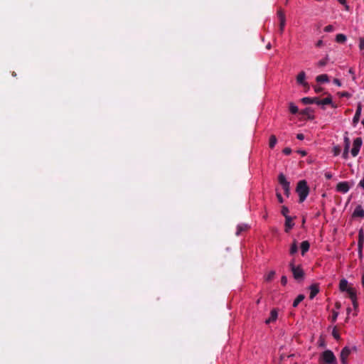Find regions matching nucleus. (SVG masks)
<instances>
[{
	"label": "nucleus",
	"mask_w": 364,
	"mask_h": 364,
	"mask_svg": "<svg viewBox=\"0 0 364 364\" xmlns=\"http://www.w3.org/2000/svg\"><path fill=\"white\" fill-rule=\"evenodd\" d=\"M296 193L299 196V202L302 203L304 201L309 193V188L306 181H300L298 183Z\"/></svg>",
	"instance_id": "1"
},
{
	"label": "nucleus",
	"mask_w": 364,
	"mask_h": 364,
	"mask_svg": "<svg viewBox=\"0 0 364 364\" xmlns=\"http://www.w3.org/2000/svg\"><path fill=\"white\" fill-rule=\"evenodd\" d=\"M323 363L321 364H337L336 358L330 350H326L321 355Z\"/></svg>",
	"instance_id": "2"
},
{
	"label": "nucleus",
	"mask_w": 364,
	"mask_h": 364,
	"mask_svg": "<svg viewBox=\"0 0 364 364\" xmlns=\"http://www.w3.org/2000/svg\"><path fill=\"white\" fill-rule=\"evenodd\" d=\"M278 181L284 191V194L287 196H289L290 193V185L289 182L287 181L285 176L283 173H280L278 177Z\"/></svg>",
	"instance_id": "3"
},
{
	"label": "nucleus",
	"mask_w": 364,
	"mask_h": 364,
	"mask_svg": "<svg viewBox=\"0 0 364 364\" xmlns=\"http://www.w3.org/2000/svg\"><path fill=\"white\" fill-rule=\"evenodd\" d=\"M289 266L291 267L294 277L298 280L301 279L304 277V272L302 269L299 266L296 267L293 261L290 262Z\"/></svg>",
	"instance_id": "4"
},
{
	"label": "nucleus",
	"mask_w": 364,
	"mask_h": 364,
	"mask_svg": "<svg viewBox=\"0 0 364 364\" xmlns=\"http://www.w3.org/2000/svg\"><path fill=\"white\" fill-rule=\"evenodd\" d=\"M361 145H362L361 138L358 137L355 139H354L353 144V149H351V154L353 156L355 157L358 154L360 149L361 147Z\"/></svg>",
	"instance_id": "5"
},
{
	"label": "nucleus",
	"mask_w": 364,
	"mask_h": 364,
	"mask_svg": "<svg viewBox=\"0 0 364 364\" xmlns=\"http://www.w3.org/2000/svg\"><path fill=\"white\" fill-rule=\"evenodd\" d=\"M296 82L303 86L304 89H309V85L306 81V73L304 71H301L296 76Z\"/></svg>",
	"instance_id": "6"
},
{
	"label": "nucleus",
	"mask_w": 364,
	"mask_h": 364,
	"mask_svg": "<svg viewBox=\"0 0 364 364\" xmlns=\"http://www.w3.org/2000/svg\"><path fill=\"white\" fill-rule=\"evenodd\" d=\"M277 16L279 19V33L282 34L286 24L285 14L282 10H279L277 11Z\"/></svg>",
	"instance_id": "7"
},
{
	"label": "nucleus",
	"mask_w": 364,
	"mask_h": 364,
	"mask_svg": "<svg viewBox=\"0 0 364 364\" xmlns=\"http://www.w3.org/2000/svg\"><path fill=\"white\" fill-rule=\"evenodd\" d=\"M350 353L351 349L349 347H345L342 349L340 355L342 364L348 363V358Z\"/></svg>",
	"instance_id": "8"
},
{
	"label": "nucleus",
	"mask_w": 364,
	"mask_h": 364,
	"mask_svg": "<svg viewBox=\"0 0 364 364\" xmlns=\"http://www.w3.org/2000/svg\"><path fill=\"white\" fill-rule=\"evenodd\" d=\"M339 289L341 291H346L348 295H350V289L355 290L353 287L348 286V282L346 279H341L339 284Z\"/></svg>",
	"instance_id": "9"
},
{
	"label": "nucleus",
	"mask_w": 364,
	"mask_h": 364,
	"mask_svg": "<svg viewBox=\"0 0 364 364\" xmlns=\"http://www.w3.org/2000/svg\"><path fill=\"white\" fill-rule=\"evenodd\" d=\"M277 318H278V310L277 309H273L270 311L269 317L267 319H266L265 323L269 324L271 323H274L277 321Z\"/></svg>",
	"instance_id": "10"
},
{
	"label": "nucleus",
	"mask_w": 364,
	"mask_h": 364,
	"mask_svg": "<svg viewBox=\"0 0 364 364\" xmlns=\"http://www.w3.org/2000/svg\"><path fill=\"white\" fill-rule=\"evenodd\" d=\"M336 189L338 191L345 193L349 191L350 186L348 182H340L337 184Z\"/></svg>",
	"instance_id": "11"
},
{
	"label": "nucleus",
	"mask_w": 364,
	"mask_h": 364,
	"mask_svg": "<svg viewBox=\"0 0 364 364\" xmlns=\"http://www.w3.org/2000/svg\"><path fill=\"white\" fill-rule=\"evenodd\" d=\"M361 110H362V106L359 103L358 105V107H357L355 116H354V117L353 119V123L354 126H355L357 124V123L359 122V119H360V114H361Z\"/></svg>",
	"instance_id": "12"
},
{
	"label": "nucleus",
	"mask_w": 364,
	"mask_h": 364,
	"mask_svg": "<svg viewBox=\"0 0 364 364\" xmlns=\"http://www.w3.org/2000/svg\"><path fill=\"white\" fill-rule=\"evenodd\" d=\"M294 225L293 219L291 217H287L285 218V231L289 232Z\"/></svg>",
	"instance_id": "13"
},
{
	"label": "nucleus",
	"mask_w": 364,
	"mask_h": 364,
	"mask_svg": "<svg viewBox=\"0 0 364 364\" xmlns=\"http://www.w3.org/2000/svg\"><path fill=\"white\" fill-rule=\"evenodd\" d=\"M348 296L352 301V304H353L354 308H356L358 306L356 290H350V295H348Z\"/></svg>",
	"instance_id": "14"
},
{
	"label": "nucleus",
	"mask_w": 364,
	"mask_h": 364,
	"mask_svg": "<svg viewBox=\"0 0 364 364\" xmlns=\"http://www.w3.org/2000/svg\"><path fill=\"white\" fill-rule=\"evenodd\" d=\"M293 358H294L293 354H291L289 355H282L280 357V360H281L280 364H291V360L293 359Z\"/></svg>",
	"instance_id": "15"
},
{
	"label": "nucleus",
	"mask_w": 364,
	"mask_h": 364,
	"mask_svg": "<svg viewBox=\"0 0 364 364\" xmlns=\"http://www.w3.org/2000/svg\"><path fill=\"white\" fill-rule=\"evenodd\" d=\"M293 358H294L293 354H291L289 355H282L280 357V360H281L280 364H291V360L293 359Z\"/></svg>",
	"instance_id": "16"
},
{
	"label": "nucleus",
	"mask_w": 364,
	"mask_h": 364,
	"mask_svg": "<svg viewBox=\"0 0 364 364\" xmlns=\"http://www.w3.org/2000/svg\"><path fill=\"white\" fill-rule=\"evenodd\" d=\"M353 216L360 218L364 217V210L360 205L355 208L353 212Z\"/></svg>",
	"instance_id": "17"
},
{
	"label": "nucleus",
	"mask_w": 364,
	"mask_h": 364,
	"mask_svg": "<svg viewBox=\"0 0 364 364\" xmlns=\"http://www.w3.org/2000/svg\"><path fill=\"white\" fill-rule=\"evenodd\" d=\"M316 80L318 83L328 82L329 81L328 76L326 74L319 75L316 77Z\"/></svg>",
	"instance_id": "18"
},
{
	"label": "nucleus",
	"mask_w": 364,
	"mask_h": 364,
	"mask_svg": "<svg viewBox=\"0 0 364 364\" xmlns=\"http://www.w3.org/2000/svg\"><path fill=\"white\" fill-rule=\"evenodd\" d=\"M319 289L317 285H311L310 287V295L309 298L311 299H314V296L318 294Z\"/></svg>",
	"instance_id": "19"
},
{
	"label": "nucleus",
	"mask_w": 364,
	"mask_h": 364,
	"mask_svg": "<svg viewBox=\"0 0 364 364\" xmlns=\"http://www.w3.org/2000/svg\"><path fill=\"white\" fill-rule=\"evenodd\" d=\"M301 102L306 105V104H316V102H318V97H304L301 99Z\"/></svg>",
	"instance_id": "20"
},
{
	"label": "nucleus",
	"mask_w": 364,
	"mask_h": 364,
	"mask_svg": "<svg viewBox=\"0 0 364 364\" xmlns=\"http://www.w3.org/2000/svg\"><path fill=\"white\" fill-rule=\"evenodd\" d=\"M331 103V98L329 97H325L323 100H319L318 98V102H316V104L321 106H325L326 105H329Z\"/></svg>",
	"instance_id": "21"
},
{
	"label": "nucleus",
	"mask_w": 364,
	"mask_h": 364,
	"mask_svg": "<svg viewBox=\"0 0 364 364\" xmlns=\"http://www.w3.org/2000/svg\"><path fill=\"white\" fill-rule=\"evenodd\" d=\"M363 242H364V233H363V230H360V231L358 232V242L360 251L361 250V248L363 247Z\"/></svg>",
	"instance_id": "22"
},
{
	"label": "nucleus",
	"mask_w": 364,
	"mask_h": 364,
	"mask_svg": "<svg viewBox=\"0 0 364 364\" xmlns=\"http://www.w3.org/2000/svg\"><path fill=\"white\" fill-rule=\"evenodd\" d=\"M310 245L308 241H304L301 244V254L304 255L309 250Z\"/></svg>",
	"instance_id": "23"
},
{
	"label": "nucleus",
	"mask_w": 364,
	"mask_h": 364,
	"mask_svg": "<svg viewBox=\"0 0 364 364\" xmlns=\"http://www.w3.org/2000/svg\"><path fill=\"white\" fill-rule=\"evenodd\" d=\"M277 142V139L274 135H271L269 137V146L271 149L274 148Z\"/></svg>",
	"instance_id": "24"
},
{
	"label": "nucleus",
	"mask_w": 364,
	"mask_h": 364,
	"mask_svg": "<svg viewBox=\"0 0 364 364\" xmlns=\"http://www.w3.org/2000/svg\"><path fill=\"white\" fill-rule=\"evenodd\" d=\"M346 36L342 33L338 34L336 36V41L338 43H345L346 41Z\"/></svg>",
	"instance_id": "25"
},
{
	"label": "nucleus",
	"mask_w": 364,
	"mask_h": 364,
	"mask_svg": "<svg viewBox=\"0 0 364 364\" xmlns=\"http://www.w3.org/2000/svg\"><path fill=\"white\" fill-rule=\"evenodd\" d=\"M248 228V225L245 224H241L237 226V230L236 234L239 235L242 231L247 230Z\"/></svg>",
	"instance_id": "26"
},
{
	"label": "nucleus",
	"mask_w": 364,
	"mask_h": 364,
	"mask_svg": "<svg viewBox=\"0 0 364 364\" xmlns=\"http://www.w3.org/2000/svg\"><path fill=\"white\" fill-rule=\"evenodd\" d=\"M304 299V296L303 294H299L297 296V297L295 299V300L293 302V306L296 307L299 305L300 302H301Z\"/></svg>",
	"instance_id": "27"
},
{
	"label": "nucleus",
	"mask_w": 364,
	"mask_h": 364,
	"mask_svg": "<svg viewBox=\"0 0 364 364\" xmlns=\"http://www.w3.org/2000/svg\"><path fill=\"white\" fill-rule=\"evenodd\" d=\"M274 275H275L274 271L272 270V271L269 272L264 277L265 280L267 282L272 280L273 278L274 277Z\"/></svg>",
	"instance_id": "28"
},
{
	"label": "nucleus",
	"mask_w": 364,
	"mask_h": 364,
	"mask_svg": "<svg viewBox=\"0 0 364 364\" xmlns=\"http://www.w3.org/2000/svg\"><path fill=\"white\" fill-rule=\"evenodd\" d=\"M289 111L292 114H296L298 112V107L294 103H289Z\"/></svg>",
	"instance_id": "29"
},
{
	"label": "nucleus",
	"mask_w": 364,
	"mask_h": 364,
	"mask_svg": "<svg viewBox=\"0 0 364 364\" xmlns=\"http://www.w3.org/2000/svg\"><path fill=\"white\" fill-rule=\"evenodd\" d=\"M328 60V59L327 57L323 58V59H322V60H320L317 63V66H318V67H323V66H325L327 64Z\"/></svg>",
	"instance_id": "30"
},
{
	"label": "nucleus",
	"mask_w": 364,
	"mask_h": 364,
	"mask_svg": "<svg viewBox=\"0 0 364 364\" xmlns=\"http://www.w3.org/2000/svg\"><path fill=\"white\" fill-rule=\"evenodd\" d=\"M359 48L360 51L362 52V54L364 55V38H359Z\"/></svg>",
	"instance_id": "31"
},
{
	"label": "nucleus",
	"mask_w": 364,
	"mask_h": 364,
	"mask_svg": "<svg viewBox=\"0 0 364 364\" xmlns=\"http://www.w3.org/2000/svg\"><path fill=\"white\" fill-rule=\"evenodd\" d=\"M289 209L286 206H283L282 208V214L287 218V217H290L289 215Z\"/></svg>",
	"instance_id": "32"
},
{
	"label": "nucleus",
	"mask_w": 364,
	"mask_h": 364,
	"mask_svg": "<svg viewBox=\"0 0 364 364\" xmlns=\"http://www.w3.org/2000/svg\"><path fill=\"white\" fill-rule=\"evenodd\" d=\"M297 245L295 242L292 244L290 248V254L293 255L297 252Z\"/></svg>",
	"instance_id": "33"
},
{
	"label": "nucleus",
	"mask_w": 364,
	"mask_h": 364,
	"mask_svg": "<svg viewBox=\"0 0 364 364\" xmlns=\"http://www.w3.org/2000/svg\"><path fill=\"white\" fill-rule=\"evenodd\" d=\"M338 312L337 311H333L332 312V316H331V321L335 322L338 318Z\"/></svg>",
	"instance_id": "34"
},
{
	"label": "nucleus",
	"mask_w": 364,
	"mask_h": 364,
	"mask_svg": "<svg viewBox=\"0 0 364 364\" xmlns=\"http://www.w3.org/2000/svg\"><path fill=\"white\" fill-rule=\"evenodd\" d=\"M323 31L326 33L333 32L334 31V28L333 26L328 25L323 28Z\"/></svg>",
	"instance_id": "35"
},
{
	"label": "nucleus",
	"mask_w": 364,
	"mask_h": 364,
	"mask_svg": "<svg viewBox=\"0 0 364 364\" xmlns=\"http://www.w3.org/2000/svg\"><path fill=\"white\" fill-rule=\"evenodd\" d=\"M349 148H350L349 144H345V149H344V153H343L344 158H347Z\"/></svg>",
	"instance_id": "36"
},
{
	"label": "nucleus",
	"mask_w": 364,
	"mask_h": 364,
	"mask_svg": "<svg viewBox=\"0 0 364 364\" xmlns=\"http://www.w3.org/2000/svg\"><path fill=\"white\" fill-rule=\"evenodd\" d=\"M341 149L338 146H334L333 149V152L335 156H338L340 154Z\"/></svg>",
	"instance_id": "37"
},
{
	"label": "nucleus",
	"mask_w": 364,
	"mask_h": 364,
	"mask_svg": "<svg viewBox=\"0 0 364 364\" xmlns=\"http://www.w3.org/2000/svg\"><path fill=\"white\" fill-rule=\"evenodd\" d=\"M333 337L336 338V339H339L340 336H339V334L338 333V331H336V328L333 329Z\"/></svg>",
	"instance_id": "38"
},
{
	"label": "nucleus",
	"mask_w": 364,
	"mask_h": 364,
	"mask_svg": "<svg viewBox=\"0 0 364 364\" xmlns=\"http://www.w3.org/2000/svg\"><path fill=\"white\" fill-rule=\"evenodd\" d=\"M277 198L280 203H282L284 202L283 198L279 193H277Z\"/></svg>",
	"instance_id": "39"
},
{
	"label": "nucleus",
	"mask_w": 364,
	"mask_h": 364,
	"mask_svg": "<svg viewBox=\"0 0 364 364\" xmlns=\"http://www.w3.org/2000/svg\"><path fill=\"white\" fill-rule=\"evenodd\" d=\"M291 152V150L290 148H285L284 150H283V153L286 155H289L290 154Z\"/></svg>",
	"instance_id": "40"
},
{
	"label": "nucleus",
	"mask_w": 364,
	"mask_h": 364,
	"mask_svg": "<svg viewBox=\"0 0 364 364\" xmlns=\"http://www.w3.org/2000/svg\"><path fill=\"white\" fill-rule=\"evenodd\" d=\"M333 82V83H334L335 85H336L338 87H341V82H340V80H338V79H334Z\"/></svg>",
	"instance_id": "41"
},
{
	"label": "nucleus",
	"mask_w": 364,
	"mask_h": 364,
	"mask_svg": "<svg viewBox=\"0 0 364 364\" xmlns=\"http://www.w3.org/2000/svg\"><path fill=\"white\" fill-rule=\"evenodd\" d=\"M282 284L285 285L287 282V278L285 276H283L281 279Z\"/></svg>",
	"instance_id": "42"
},
{
	"label": "nucleus",
	"mask_w": 364,
	"mask_h": 364,
	"mask_svg": "<svg viewBox=\"0 0 364 364\" xmlns=\"http://www.w3.org/2000/svg\"><path fill=\"white\" fill-rule=\"evenodd\" d=\"M296 138L299 140H303L304 139V136L303 134H298L296 135Z\"/></svg>",
	"instance_id": "43"
},
{
	"label": "nucleus",
	"mask_w": 364,
	"mask_h": 364,
	"mask_svg": "<svg viewBox=\"0 0 364 364\" xmlns=\"http://www.w3.org/2000/svg\"><path fill=\"white\" fill-rule=\"evenodd\" d=\"M325 177L327 178V179H331L332 178V174L329 172H327L325 173Z\"/></svg>",
	"instance_id": "44"
},
{
	"label": "nucleus",
	"mask_w": 364,
	"mask_h": 364,
	"mask_svg": "<svg viewBox=\"0 0 364 364\" xmlns=\"http://www.w3.org/2000/svg\"><path fill=\"white\" fill-rule=\"evenodd\" d=\"M316 46L317 47H321V46H323V41H322L321 40L318 41H317V43H316Z\"/></svg>",
	"instance_id": "45"
},
{
	"label": "nucleus",
	"mask_w": 364,
	"mask_h": 364,
	"mask_svg": "<svg viewBox=\"0 0 364 364\" xmlns=\"http://www.w3.org/2000/svg\"><path fill=\"white\" fill-rule=\"evenodd\" d=\"M359 186L360 187H362L363 189H364V177L363 178V179L360 181L359 183Z\"/></svg>",
	"instance_id": "46"
},
{
	"label": "nucleus",
	"mask_w": 364,
	"mask_h": 364,
	"mask_svg": "<svg viewBox=\"0 0 364 364\" xmlns=\"http://www.w3.org/2000/svg\"><path fill=\"white\" fill-rule=\"evenodd\" d=\"M335 306H336V308L337 309H341V303H340V302H336V304H335Z\"/></svg>",
	"instance_id": "47"
},
{
	"label": "nucleus",
	"mask_w": 364,
	"mask_h": 364,
	"mask_svg": "<svg viewBox=\"0 0 364 364\" xmlns=\"http://www.w3.org/2000/svg\"><path fill=\"white\" fill-rule=\"evenodd\" d=\"M344 140H345V144H349L350 145V140H349V139L348 137H345Z\"/></svg>",
	"instance_id": "48"
},
{
	"label": "nucleus",
	"mask_w": 364,
	"mask_h": 364,
	"mask_svg": "<svg viewBox=\"0 0 364 364\" xmlns=\"http://www.w3.org/2000/svg\"><path fill=\"white\" fill-rule=\"evenodd\" d=\"M341 4H344L346 3V0H338Z\"/></svg>",
	"instance_id": "49"
},
{
	"label": "nucleus",
	"mask_w": 364,
	"mask_h": 364,
	"mask_svg": "<svg viewBox=\"0 0 364 364\" xmlns=\"http://www.w3.org/2000/svg\"><path fill=\"white\" fill-rule=\"evenodd\" d=\"M299 153L302 155V156H305L306 155V152L304 151H299Z\"/></svg>",
	"instance_id": "50"
},
{
	"label": "nucleus",
	"mask_w": 364,
	"mask_h": 364,
	"mask_svg": "<svg viewBox=\"0 0 364 364\" xmlns=\"http://www.w3.org/2000/svg\"><path fill=\"white\" fill-rule=\"evenodd\" d=\"M342 96L349 97L350 95H348V92H346V93H343V94L342 95Z\"/></svg>",
	"instance_id": "51"
},
{
	"label": "nucleus",
	"mask_w": 364,
	"mask_h": 364,
	"mask_svg": "<svg viewBox=\"0 0 364 364\" xmlns=\"http://www.w3.org/2000/svg\"><path fill=\"white\" fill-rule=\"evenodd\" d=\"M270 48H271V45H270V43L267 44V48L269 49Z\"/></svg>",
	"instance_id": "52"
},
{
	"label": "nucleus",
	"mask_w": 364,
	"mask_h": 364,
	"mask_svg": "<svg viewBox=\"0 0 364 364\" xmlns=\"http://www.w3.org/2000/svg\"><path fill=\"white\" fill-rule=\"evenodd\" d=\"M362 124L363 125L364 127V119L362 120Z\"/></svg>",
	"instance_id": "53"
},
{
	"label": "nucleus",
	"mask_w": 364,
	"mask_h": 364,
	"mask_svg": "<svg viewBox=\"0 0 364 364\" xmlns=\"http://www.w3.org/2000/svg\"><path fill=\"white\" fill-rule=\"evenodd\" d=\"M347 311H348V313H349V312L350 311V308H348V309H347Z\"/></svg>",
	"instance_id": "54"
}]
</instances>
